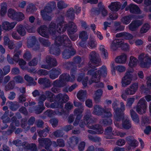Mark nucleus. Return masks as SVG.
<instances>
[{
    "label": "nucleus",
    "mask_w": 151,
    "mask_h": 151,
    "mask_svg": "<svg viewBox=\"0 0 151 151\" xmlns=\"http://www.w3.org/2000/svg\"><path fill=\"white\" fill-rule=\"evenodd\" d=\"M91 69H89L88 72L87 74L92 76V77L91 78V81H89L88 84L91 85L92 83L94 82L95 83H98L101 77L100 75L98 74L96 71L97 69L96 67L90 68Z\"/></svg>",
    "instance_id": "6e6552de"
},
{
    "label": "nucleus",
    "mask_w": 151,
    "mask_h": 151,
    "mask_svg": "<svg viewBox=\"0 0 151 151\" xmlns=\"http://www.w3.org/2000/svg\"><path fill=\"white\" fill-rule=\"evenodd\" d=\"M131 82L132 81L130 80L123 77L121 81L122 86L123 87H126L127 86L129 85L131 83Z\"/></svg>",
    "instance_id": "e2e57ef3"
},
{
    "label": "nucleus",
    "mask_w": 151,
    "mask_h": 151,
    "mask_svg": "<svg viewBox=\"0 0 151 151\" xmlns=\"http://www.w3.org/2000/svg\"><path fill=\"white\" fill-rule=\"evenodd\" d=\"M112 108L114 111V117L115 119L118 120V115L120 111V108L117 107L118 105L116 102H114L112 104Z\"/></svg>",
    "instance_id": "58836bf2"
},
{
    "label": "nucleus",
    "mask_w": 151,
    "mask_h": 151,
    "mask_svg": "<svg viewBox=\"0 0 151 151\" xmlns=\"http://www.w3.org/2000/svg\"><path fill=\"white\" fill-rule=\"evenodd\" d=\"M14 86L15 83L14 81H11L6 86L5 89L6 91L12 90L14 88Z\"/></svg>",
    "instance_id": "69168bd1"
},
{
    "label": "nucleus",
    "mask_w": 151,
    "mask_h": 151,
    "mask_svg": "<svg viewBox=\"0 0 151 151\" xmlns=\"http://www.w3.org/2000/svg\"><path fill=\"white\" fill-rule=\"evenodd\" d=\"M121 108H120V111L118 115V119L116 120L117 121H120L121 120L124 118V113L123 112L125 110V106L124 103L123 102H121L120 103Z\"/></svg>",
    "instance_id": "2f4dec72"
},
{
    "label": "nucleus",
    "mask_w": 151,
    "mask_h": 151,
    "mask_svg": "<svg viewBox=\"0 0 151 151\" xmlns=\"http://www.w3.org/2000/svg\"><path fill=\"white\" fill-rule=\"evenodd\" d=\"M123 119L122 121V129L128 130L130 129L132 127L131 122L130 120L128 119L123 118Z\"/></svg>",
    "instance_id": "b1692460"
},
{
    "label": "nucleus",
    "mask_w": 151,
    "mask_h": 151,
    "mask_svg": "<svg viewBox=\"0 0 151 151\" xmlns=\"http://www.w3.org/2000/svg\"><path fill=\"white\" fill-rule=\"evenodd\" d=\"M138 88V83H133L125 90V93L127 95H133L137 91Z\"/></svg>",
    "instance_id": "ddd939ff"
},
{
    "label": "nucleus",
    "mask_w": 151,
    "mask_h": 151,
    "mask_svg": "<svg viewBox=\"0 0 151 151\" xmlns=\"http://www.w3.org/2000/svg\"><path fill=\"white\" fill-rule=\"evenodd\" d=\"M111 108H106L104 106V108L103 110V114L102 116L103 118H110L112 116V114L111 112Z\"/></svg>",
    "instance_id": "72a5a7b5"
},
{
    "label": "nucleus",
    "mask_w": 151,
    "mask_h": 151,
    "mask_svg": "<svg viewBox=\"0 0 151 151\" xmlns=\"http://www.w3.org/2000/svg\"><path fill=\"white\" fill-rule=\"evenodd\" d=\"M14 55L13 57V59L15 62H18L20 59L19 55H21V51L19 49H16L14 50Z\"/></svg>",
    "instance_id": "6e6d98bb"
},
{
    "label": "nucleus",
    "mask_w": 151,
    "mask_h": 151,
    "mask_svg": "<svg viewBox=\"0 0 151 151\" xmlns=\"http://www.w3.org/2000/svg\"><path fill=\"white\" fill-rule=\"evenodd\" d=\"M116 37H122L126 40H131L133 38V36L131 34L126 32L117 33L116 35Z\"/></svg>",
    "instance_id": "a878e982"
},
{
    "label": "nucleus",
    "mask_w": 151,
    "mask_h": 151,
    "mask_svg": "<svg viewBox=\"0 0 151 151\" xmlns=\"http://www.w3.org/2000/svg\"><path fill=\"white\" fill-rule=\"evenodd\" d=\"M38 104V105L35 106L34 108L35 113L36 114H39L41 113L45 108L44 105Z\"/></svg>",
    "instance_id": "ea45409f"
},
{
    "label": "nucleus",
    "mask_w": 151,
    "mask_h": 151,
    "mask_svg": "<svg viewBox=\"0 0 151 151\" xmlns=\"http://www.w3.org/2000/svg\"><path fill=\"white\" fill-rule=\"evenodd\" d=\"M147 104L144 99H140L138 101L136 107L137 111L140 114L145 113L147 108Z\"/></svg>",
    "instance_id": "9d476101"
},
{
    "label": "nucleus",
    "mask_w": 151,
    "mask_h": 151,
    "mask_svg": "<svg viewBox=\"0 0 151 151\" xmlns=\"http://www.w3.org/2000/svg\"><path fill=\"white\" fill-rule=\"evenodd\" d=\"M95 40L93 38L90 37L88 43V46L91 49L95 47L97 45Z\"/></svg>",
    "instance_id": "864d4df0"
},
{
    "label": "nucleus",
    "mask_w": 151,
    "mask_h": 151,
    "mask_svg": "<svg viewBox=\"0 0 151 151\" xmlns=\"http://www.w3.org/2000/svg\"><path fill=\"white\" fill-rule=\"evenodd\" d=\"M96 71L98 74L100 75L101 77V76L105 77L107 75V69L105 66H102L100 70H99L98 71Z\"/></svg>",
    "instance_id": "8fccbe9b"
},
{
    "label": "nucleus",
    "mask_w": 151,
    "mask_h": 151,
    "mask_svg": "<svg viewBox=\"0 0 151 151\" xmlns=\"http://www.w3.org/2000/svg\"><path fill=\"white\" fill-rule=\"evenodd\" d=\"M114 32L116 33L119 31H123L124 29V26L121 25V23L119 22L115 21L114 22Z\"/></svg>",
    "instance_id": "c756f323"
},
{
    "label": "nucleus",
    "mask_w": 151,
    "mask_h": 151,
    "mask_svg": "<svg viewBox=\"0 0 151 151\" xmlns=\"http://www.w3.org/2000/svg\"><path fill=\"white\" fill-rule=\"evenodd\" d=\"M39 41L40 43L44 46L47 47L51 44V42L47 39L40 37L39 38Z\"/></svg>",
    "instance_id": "09e8293b"
},
{
    "label": "nucleus",
    "mask_w": 151,
    "mask_h": 151,
    "mask_svg": "<svg viewBox=\"0 0 151 151\" xmlns=\"http://www.w3.org/2000/svg\"><path fill=\"white\" fill-rule=\"evenodd\" d=\"M93 114L98 116L103 115L104 108L100 105H96L94 106Z\"/></svg>",
    "instance_id": "bb28decb"
},
{
    "label": "nucleus",
    "mask_w": 151,
    "mask_h": 151,
    "mask_svg": "<svg viewBox=\"0 0 151 151\" xmlns=\"http://www.w3.org/2000/svg\"><path fill=\"white\" fill-rule=\"evenodd\" d=\"M119 4L116 2L112 3L111 5L108 7L112 11H117L120 7Z\"/></svg>",
    "instance_id": "a19ab883"
},
{
    "label": "nucleus",
    "mask_w": 151,
    "mask_h": 151,
    "mask_svg": "<svg viewBox=\"0 0 151 151\" xmlns=\"http://www.w3.org/2000/svg\"><path fill=\"white\" fill-rule=\"evenodd\" d=\"M46 96V99H49V101L51 103L54 101V100L52 99L54 95V94L51 91H47L45 92V94Z\"/></svg>",
    "instance_id": "13d9d810"
},
{
    "label": "nucleus",
    "mask_w": 151,
    "mask_h": 151,
    "mask_svg": "<svg viewBox=\"0 0 151 151\" xmlns=\"http://www.w3.org/2000/svg\"><path fill=\"white\" fill-rule=\"evenodd\" d=\"M88 137L90 140L95 142H97L101 141L100 138L96 136L94 137L89 134L88 135Z\"/></svg>",
    "instance_id": "0e129e2a"
},
{
    "label": "nucleus",
    "mask_w": 151,
    "mask_h": 151,
    "mask_svg": "<svg viewBox=\"0 0 151 151\" xmlns=\"http://www.w3.org/2000/svg\"><path fill=\"white\" fill-rule=\"evenodd\" d=\"M12 122L10 124V127L12 129H15L16 127H19L20 125L19 121L17 120L15 116H13L11 119Z\"/></svg>",
    "instance_id": "cd10ccee"
},
{
    "label": "nucleus",
    "mask_w": 151,
    "mask_h": 151,
    "mask_svg": "<svg viewBox=\"0 0 151 151\" xmlns=\"http://www.w3.org/2000/svg\"><path fill=\"white\" fill-rule=\"evenodd\" d=\"M126 11L129 10L132 13L139 14H141V12L139 7L136 5L131 4L125 8Z\"/></svg>",
    "instance_id": "2eb2a0df"
},
{
    "label": "nucleus",
    "mask_w": 151,
    "mask_h": 151,
    "mask_svg": "<svg viewBox=\"0 0 151 151\" xmlns=\"http://www.w3.org/2000/svg\"><path fill=\"white\" fill-rule=\"evenodd\" d=\"M102 94L103 91L101 89H99L96 91L93 96V99L96 103H98L99 102Z\"/></svg>",
    "instance_id": "c9c22d12"
},
{
    "label": "nucleus",
    "mask_w": 151,
    "mask_h": 151,
    "mask_svg": "<svg viewBox=\"0 0 151 151\" xmlns=\"http://www.w3.org/2000/svg\"><path fill=\"white\" fill-rule=\"evenodd\" d=\"M150 25L149 23H145L142 26L140 30V33L142 34L147 32L150 29Z\"/></svg>",
    "instance_id": "79ce46f5"
},
{
    "label": "nucleus",
    "mask_w": 151,
    "mask_h": 151,
    "mask_svg": "<svg viewBox=\"0 0 151 151\" xmlns=\"http://www.w3.org/2000/svg\"><path fill=\"white\" fill-rule=\"evenodd\" d=\"M38 141V148L40 149L44 147L46 149L48 150L51 145V140L48 138H40Z\"/></svg>",
    "instance_id": "9b49d317"
},
{
    "label": "nucleus",
    "mask_w": 151,
    "mask_h": 151,
    "mask_svg": "<svg viewBox=\"0 0 151 151\" xmlns=\"http://www.w3.org/2000/svg\"><path fill=\"white\" fill-rule=\"evenodd\" d=\"M121 46L123 50H127L129 49V45L127 43H122V40L120 39H116L114 40L110 44V47L112 50L115 51Z\"/></svg>",
    "instance_id": "39448f33"
},
{
    "label": "nucleus",
    "mask_w": 151,
    "mask_h": 151,
    "mask_svg": "<svg viewBox=\"0 0 151 151\" xmlns=\"http://www.w3.org/2000/svg\"><path fill=\"white\" fill-rule=\"evenodd\" d=\"M130 112L132 120L135 123L138 124L139 123V120L138 115L133 109L130 110Z\"/></svg>",
    "instance_id": "4c0bfd02"
},
{
    "label": "nucleus",
    "mask_w": 151,
    "mask_h": 151,
    "mask_svg": "<svg viewBox=\"0 0 151 151\" xmlns=\"http://www.w3.org/2000/svg\"><path fill=\"white\" fill-rule=\"evenodd\" d=\"M36 10V8L33 4H30L27 6V11L29 13H32Z\"/></svg>",
    "instance_id": "774afa93"
},
{
    "label": "nucleus",
    "mask_w": 151,
    "mask_h": 151,
    "mask_svg": "<svg viewBox=\"0 0 151 151\" xmlns=\"http://www.w3.org/2000/svg\"><path fill=\"white\" fill-rule=\"evenodd\" d=\"M17 23L16 22L10 23L8 22H5L3 23L2 27L5 30H9L13 28Z\"/></svg>",
    "instance_id": "4be33fe9"
},
{
    "label": "nucleus",
    "mask_w": 151,
    "mask_h": 151,
    "mask_svg": "<svg viewBox=\"0 0 151 151\" xmlns=\"http://www.w3.org/2000/svg\"><path fill=\"white\" fill-rule=\"evenodd\" d=\"M138 62L137 59L133 56H131L129 58V65L130 67H134L136 65Z\"/></svg>",
    "instance_id": "de8ad7c7"
},
{
    "label": "nucleus",
    "mask_w": 151,
    "mask_h": 151,
    "mask_svg": "<svg viewBox=\"0 0 151 151\" xmlns=\"http://www.w3.org/2000/svg\"><path fill=\"white\" fill-rule=\"evenodd\" d=\"M16 28L17 31L20 35L23 36L26 34L25 27L22 25H18Z\"/></svg>",
    "instance_id": "473e14b6"
},
{
    "label": "nucleus",
    "mask_w": 151,
    "mask_h": 151,
    "mask_svg": "<svg viewBox=\"0 0 151 151\" xmlns=\"http://www.w3.org/2000/svg\"><path fill=\"white\" fill-rule=\"evenodd\" d=\"M90 61L88 63L89 68L95 67L99 65L101 60L99 55L94 51H92L89 55Z\"/></svg>",
    "instance_id": "0eeeda50"
},
{
    "label": "nucleus",
    "mask_w": 151,
    "mask_h": 151,
    "mask_svg": "<svg viewBox=\"0 0 151 151\" xmlns=\"http://www.w3.org/2000/svg\"><path fill=\"white\" fill-rule=\"evenodd\" d=\"M10 106H9L10 109L12 111H15L17 110L19 107L20 106L18 102H11L10 103Z\"/></svg>",
    "instance_id": "052dcab7"
},
{
    "label": "nucleus",
    "mask_w": 151,
    "mask_h": 151,
    "mask_svg": "<svg viewBox=\"0 0 151 151\" xmlns=\"http://www.w3.org/2000/svg\"><path fill=\"white\" fill-rule=\"evenodd\" d=\"M112 123V120L110 118L105 119L101 120L100 123L105 126H107L111 124Z\"/></svg>",
    "instance_id": "680f3d73"
},
{
    "label": "nucleus",
    "mask_w": 151,
    "mask_h": 151,
    "mask_svg": "<svg viewBox=\"0 0 151 151\" xmlns=\"http://www.w3.org/2000/svg\"><path fill=\"white\" fill-rule=\"evenodd\" d=\"M116 130L112 131V128L111 127H106L105 131V134L107 136L106 137V139H113L114 138L112 136L114 132H116Z\"/></svg>",
    "instance_id": "393cba45"
},
{
    "label": "nucleus",
    "mask_w": 151,
    "mask_h": 151,
    "mask_svg": "<svg viewBox=\"0 0 151 151\" xmlns=\"http://www.w3.org/2000/svg\"><path fill=\"white\" fill-rule=\"evenodd\" d=\"M131 17H132L131 15L125 16L122 17L120 20L122 23L127 25L130 22L132 19Z\"/></svg>",
    "instance_id": "3c124183"
},
{
    "label": "nucleus",
    "mask_w": 151,
    "mask_h": 151,
    "mask_svg": "<svg viewBox=\"0 0 151 151\" xmlns=\"http://www.w3.org/2000/svg\"><path fill=\"white\" fill-rule=\"evenodd\" d=\"M100 50L101 52V55L103 58L104 59H107L108 57V53L107 51L104 48V46L103 45H101Z\"/></svg>",
    "instance_id": "49530a36"
},
{
    "label": "nucleus",
    "mask_w": 151,
    "mask_h": 151,
    "mask_svg": "<svg viewBox=\"0 0 151 151\" xmlns=\"http://www.w3.org/2000/svg\"><path fill=\"white\" fill-rule=\"evenodd\" d=\"M69 141V144L70 147L73 148L79 142V138L73 136L70 139Z\"/></svg>",
    "instance_id": "f704fd0d"
},
{
    "label": "nucleus",
    "mask_w": 151,
    "mask_h": 151,
    "mask_svg": "<svg viewBox=\"0 0 151 151\" xmlns=\"http://www.w3.org/2000/svg\"><path fill=\"white\" fill-rule=\"evenodd\" d=\"M79 37L83 41H85L88 38V35L86 32L83 31L80 32Z\"/></svg>",
    "instance_id": "4d7b16f0"
},
{
    "label": "nucleus",
    "mask_w": 151,
    "mask_h": 151,
    "mask_svg": "<svg viewBox=\"0 0 151 151\" xmlns=\"http://www.w3.org/2000/svg\"><path fill=\"white\" fill-rule=\"evenodd\" d=\"M61 73V70L60 68H53L50 71L49 77L52 79H55L57 78Z\"/></svg>",
    "instance_id": "aec40b11"
},
{
    "label": "nucleus",
    "mask_w": 151,
    "mask_h": 151,
    "mask_svg": "<svg viewBox=\"0 0 151 151\" xmlns=\"http://www.w3.org/2000/svg\"><path fill=\"white\" fill-rule=\"evenodd\" d=\"M126 139L130 146L136 147L137 146V142L136 140L134 139L133 137L128 136L126 138Z\"/></svg>",
    "instance_id": "7c9ffc66"
},
{
    "label": "nucleus",
    "mask_w": 151,
    "mask_h": 151,
    "mask_svg": "<svg viewBox=\"0 0 151 151\" xmlns=\"http://www.w3.org/2000/svg\"><path fill=\"white\" fill-rule=\"evenodd\" d=\"M71 47L69 49H66L62 53L63 58L67 59L70 58L72 56L74 55L76 53V51L74 49H71Z\"/></svg>",
    "instance_id": "dca6fc26"
},
{
    "label": "nucleus",
    "mask_w": 151,
    "mask_h": 151,
    "mask_svg": "<svg viewBox=\"0 0 151 151\" xmlns=\"http://www.w3.org/2000/svg\"><path fill=\"white\" fill-rule=\"evenodd\" d=\"M52 134L56 137L60 138L63 137L64 133L63 130L59 129L53 132Z\"/></svg>",
    "instance_id": "bf43d9fd"
},
{
    "label": "nucleus",
    "mask_w": 151,
    "mask_h": 151,
    "mask_svg": "<svg viewBox=\"0 0 151 151\" xmlns=\"http://www.w3.org/2000/svg\"><path fill=\"white\" fill-rule=\"evenodd\" d=\"M46 99V96L44 94L41 95L38 98V104L44 105V102Z\"/></svg>",
    "instance_id": "338daca9"
},
{
    "label": "nucleus",
    "mask_w": 151,
    "mask_h": 151,
    "mask_svg": "<svg viewBox=\"0 0 151 151\" xmlns=\"http://www.w3.org/2000/svg\"><path fill=\"white\" fill-rule=\"evenodd\" d=\"M38 82L40 84L43 85L46 88H50L51 86L50 80L46 78H39Z\"/></svg>",
    "instance_id": "412c9836"
},
{
    "label": "nucleus",
    "mask_w": 151,
    "mask_h": 151,
    "mask_svg": "<svg viewBox=\"0 0 151 151\" xmlns=\"http://www.w3.org/2000/svg\"><path fill=\"white\" fill-rule=\"evenodd\" d=\"M111 72L112 75H115V70L120 73L124 72L126 70L125 67L122 65L115 66L114 62H111Z\"/></svg>",
    "instance_id": "f3484780"
},
{
    "label": "nucleus",
    "mask_w": 151,
    "mask_h": 151,
    "mask_svg": "<svg viewBox=\"0 0 151 151\" xmlns=\"http://www.w3.org/2000/svg\"><path fill=\"white\" fill-rule=\"evenodd\" d=\"M86 91L85 90H80L77 94L78 98L81 101H84V99L86 97Z\"/></svg>",
    "instance_id": "a18cd8bd"
},
{
    "label": "nucleus",
    "mask_w": 151,
    "mask_h": 151,
    "mask_svg": "<svg viewBox=\"0 0 151 151\" xmlns=\"http://www.w3.org/2000/svg\"><path fill=\"white\" fill-rule=\"evenodd\" d=\"M139 60L141 67L149 68L151 65V56L147 54L142 53L139 56Z\"/></svg>",
    "instance_id": "423d86ee"
},
{
    "label": "nucleus",
    "mask_w": 151,
    "mask_h": 151,
    "mask_svg": "<svg viewBox=\"0 0 151 151\" xmlns=\"http://www.w3.org/2000/svg\"><path fill=\"white\" fill-rule=\"evenodd\" d=\"M55 24L53 22H51L49 25L48 28L50 34H51L54 38L57 37L56 35L57 33L56 30L57 29L55 28Z\"/></svg>",
    "instance_id": "c85d7f7f"
},
{
    "label": "nucleus",
    "mask_w": 151,
    "mask_h": 151,
    "mask_svg": "<svg viewBox=\"0 0 151 151\" xmlns=\"http://www.w3.org/2000/svg\"><path fill=\"white\" fill-rule=\"evenodd\" d=\"M127 60V55L125 53H122L117 56L115 59V62L118 64H124L126 63Z\"/></svg>",
    "instance_id": "5701e85b"
},
{
    "label": "nucleus",
    "mask_w": 151,
    "mask_h": 151,
    "mask_svg": "<svg viewBox=\"0 0 151 151\" xmlns=\"http://www.w3.org/2000/svg\"><path fill=\"white\" fill-rule=\"evenodd\" d=\"M74 63L72 62H67L66 63V65L67 66V68L68 69L71 68V70L72 69H76V66H75V64H78V67L80 68L81 65L80 64L81 62L82 59L81 58L80 56H77L74 57L73 58ZM77 69H76V70Z\"/></svg>",
    "instance_id": "f8f14e48"
},
{
    "label": "nucleus",
    "mask_w": 151,
    "mask_h": 151,
    "mask_svg": "<svg viewBox=\"0 0 151 151\" xmlns=\"http://www.w3.org/2000/svg\"><path fill=\"white\" fill-rule=\"evenodd\" d=\"M69 97L66 94L59 93L55 96V102L51 103V107L52 109L59 108L63 107V104L68 101Z\"/></svg>",
    "instance_id": "20e7f679"
},
{
    "label": "nucleus",
    "mask_w": 151,
    "mask_h": 151,
    "mask_svg": "<svg viewBox=\"0 0 151 151\" xmlns=\"http://www.w3.org/2000/svg\"><path fill=\"white\" fill-rule=\"evenodd\" d=\"M24 79L27 82L30 86L35 85L36 82H35L33 78L28 75H26L24 76Z\"/></svg>",
    "instance_id": "c03bdc74"
},
{
    "label": "nucleus",
    "mask_w": 151,
    "mask_h": 151,
    "mask_svg": "<svg viewBox=\"0 0 151 151\" xmlns=\"http://www.w3.org/2000/svg\"><path fill=\"white\" fill-rule=\"evenodd\" d=\"M71 78L69 75L67 73L63 74L60 75L59 80L54 81L52 83L53 86H57L58 88L63 87L65 84L66 81L72 82L75 79V74L76 73V69H72L70 70Z\"/></svg>",
    "instance_id": "f03ea898"
},
{
    "label": "nucleus",
    "mask_w": 151,
    "mask_h": 151,
    "mask_svg": "<svg viewBox=\"0 0 151 151\" xmlns=\"http://www.w3.org/2000/svg\"><path fill=\"white\" fill-rule=\"evenodd\" d=\"M67 28V24H65L64 25L62 24H57V31L58 33H60L65 32Z\"/></svg>",
    "instance_id": "37998d69"
},
{
    "label": "nucleus",
    "mask_w": 151,
    "mask_h": 151,
    "mask_svg": "<svg viewBox=\"0 0 151 151\" xmlns=\"http://www.w3.org/2000/svg\"><path fill=\"white\" fill-rule=\"evenodd\" d=\"M66 15L68 18L71 19H74L75 18V12L73 8H70L67 11Z\"/></svg>",
    "instance_id": "5fc2aeb1"
},
{
    "label": "nucleus",
    "mask_w": 151,
    "mask_h": 151,
    "mask_svg": "<svg viewBox=\"0 0 151 151\" xmlns=\"http://www.w3.org/2000/svg\"><path fill=\"white\" fill-rule=\"evenodd\" d=\"M67 24V31L68 35L73 34L77 30V27L73 22H69Z\"/></svg>",
    "instance_id": "6ab92c4d"
},
{
    "label": "nucleus",
    "mask_w": 151,
    "mask_h": 151,
    "mask_svg": "<svg viewBox=\"0 0 151 151\" xmlns=\"http://www.w3.org/2000/svg\"><path fill=\"white\" fill-rule=\"evenodd\" d=\"M52 11L51 5L49 4L46 6L44 9L41 11L43 19L45 20L50 21L52 19Z\"/></svg>",
    "instance_id": "1a4fd4ad"
},
{
    "label": "nucleus",
    "mask_w": 151,
    "mask_h": 151,
    "mask_svg": "<svg viewBox=\"0 0 151 151\" xmlns=\"http://www.w3.org/2000/svg\"><path fill=\"white\" fill-rule=\"evenodd\" d=\"M64 47H70L72 46L71 41L66 35L58 36L55 39V45H51L50 49L51 54L58 55L60 53V48L61 45Z\"/></svg>",
    "instance_id": "f257e3e1"
},
{
    "label": "nucleus",
    "mask_w": 151,
    "mask_h": 151,
    "mask_svg": "<svg viewBox=\"0 0 151 151\" xmlns=\"http://www.w3.org/2000/svg\"><path fill=\"white\" fill-rule=\"evenodd\" d=\"M142 24V22L139 20H135L132 21L128 26L129 29L132 31H135L137 28Z\"/></svg>",
    "instance_id": "a211bd4d"
},
{
    "label": "nucleus",
    "mask_w": 151,
    "mask_h": 151,
    "mask_svg": "<svg viewBox=\"0 0 151 151\" xmlns=\"http://www.w3.org/2000/svg\"><path fill=\"white\" fill-rule=\"evenodd\" d=\"M17 12L14 9H9L8 12V17L12 19L15 20L16 19Z\"/></svg>",
    "instance_id": "603ef678"
},
{
    "label": "nucleus",
    "mask_w": 151,
    "mask_h": 151,
    "mask_svg": "<svg viewBox=\"0 0 151 151\" xmlns=\"http://www.w3.org/2000/svg\"><path fill=\"white\" fill-rule=\"evenodd\" d=\"M38 33L42 36L48 38L50 34L48 28L45 25L40 26L37 29Z\"/></svg>",
    "instance_id": "4468645a"
},
{
    "label": "nucleus",
    "mask_w": 151,
    "mask_h": 151,
    "mask_svg": "<svg viewBox=\"0 0 151 151\" xmlns=\"http://www.w3.org/2000/svg\"><path fill=\"white\" fill-rule=\"evenodd\" d=\"M36 39L35 36H30L27 38V46L28 48H31L35 44Z\"/></svg>",
    "instance_id": "e433bc0d"
},
{
    "label": "nucleus",
    "mask_w": 151,
    "mask_h": 151,
    "mask_svg": "<svg viewBox=\"0 0 151 151\" xmlns=\"http://www.w3.org/2000/svg\"><path fill=\"white\" fill-rule=\"evenodd\" d=\"M88 114H86L84 117V119L87 123V127L90 129L95 130L99 134L103 133V129L102 127L99 124L93 125L92 124L96 122L97 119L96 118L93 117L91 114L89 113L90 111H88Z\"/></svg>",
    "instance_id": "7ed1b4c3"
}]
</instances>
